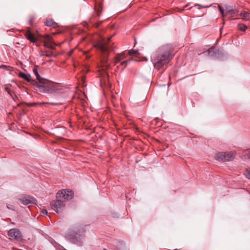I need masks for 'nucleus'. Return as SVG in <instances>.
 <instances>
[{
	"label": "nucleus",
	"mask_w": 250,
	"mask_h": 250,
	"mask_svg": "<svg viewBox=\"0 0 250 250\" xmlns=\"http://www.w3.org/2000/svg\"><path fill=\"white\" fill-rule=\"evenodd\" d=\"M244 175L248 179H250V168H248L245 170Z\"/></svg>",
	"instance_id": "nucleus-20"
},
{
	"label": "nucleus",
	"mask_w": 250,
	"mask_h": 250,
	"mask_svg": "<svg viewBox=\"0 0 250 250\" xmlns=\"http://www.w3.org/2000/svg\"><path fill=\"white\" fill-rule=\"evenodd\" d=\"M128 53L129 54H138V50H130L128 51Z\"/></svg>",
	"instance_id": "nucleus-25"
},
{
	"label": "nucleus",
	"mask_w": 250,
	"mask_h": 250,
	"mask_svg": "<svg viewBox=\"0 0 250 250\" xmlns=\"http://www.w3.org/2000/svg\"><path fill=\"white\" fill-rule=\"evenodd\" d=\"M240 15L242 17V19L245 21H248L250 22V13L246 11H242Z\"/></svg>",
	"instance_id": "nucleus-12"
},
{
	"label": "nucleus",
	"mask_w": 250,
	"mask_h": 250,
	"mask_svg": "<svg viewBox=\"0 0 250 250\" xmlns=\"http://www.w3.org/2000/svg\"><path fill=\"white\" fill-rule=\"evenodd\" d=\"M218 8H219V10L220 12L221 13V15H222V17H224L225 16L226 13H225L224 9L220 5H219Z\"/></svg>",
	"instance_id": "nucleus-23"
},
{
	"label": "nucleus",
	"mask_w": 250,
	"mask_h": 250,
	"mask_svg": "<svg viewBox=\"0 0 250 250\" xmlns=\"http://www.w3.org/2000/svg\"><path fill=\"white\" fill-rule=\"evenodd\" d=\"M226 15L225 16H229V20H234V17L238 15L239 11L234 6H225Z\"/></svg>",
	"instance_id": "nucleus-8"
},
{
	"label": "nucleus",
	"mask_w": 250,
	"mask_h": 250,
	"mask_svg": "<svg viewBox=\"0 0 250 250\" xmlns=\"http://www.w3.org/2000/svg\"><path fill=\"white\" fill-rule=\"evenodd\" d=\"M238 26L240 31H245L247 29V26L243 23H239Z\"/></svg>",
	"instance_id": "nucleus-18"
},
{
	"label": "nucleus",
	"mask_w": 250,
	"mask_h": 250,
	"mask_svg": "<svg viewBox=\"0 0 250 250\" xmlns=\"http://www.w3.org/2000/svg\"><path fill=\"white\" fill-rule=\"evenodd\" d=\"M132 60H133V59L132 58H131V59H128L126 60H125V61L122 62L121 63V65L122 66V68L124 69V68H125L126 67V66L127 65V62Z\"/></svg>",
	"instance_id": "nucleus-19"
},
{
	"label": "nucleus",
	"mask_w": 250,
	"mask_h": 250,
	"mask_svg": "<svg viewBox=\"0 0 250 250\" xmlns=\"http://www.w3.org/2000/svg\"><path fill=\"white\" fill-rule=\"evenodd\" d=\"M125 52H123L121 54H118L115 59L114 63L115 65L117 63L119 62L121 60H122L123 58L125 57Z\"/></svg>",
	"instance_id": "nucleus-13"
},
{
	"label": "nucleus",
	"mask_w": 250,
	"mask_h": 250,
	"mask_svg": "<svg viewBox=\"0 0 250 250\" xmlns=\"http://www.w3.org/2000/svg\"><path fill=\"white\" fill-rule=\"evenodd\" d=\"M73 196L74 193L72 190L65 189L59 191L57 193L56 198L57 199H61L65 202L66 201L71 200Z\"/></svg>",
	"instance_id": "nucleus-5"
},
{
	"label": "nucleus",
	"mask_w": 250,
	"mask_h": 250,
	"mask_svg": "<svg viewBox=\"0 0 250 250\" xmlns=\"http://www.w3.org/2000/svg\"><path fill=\"white\" fill-rule=\"evenodd\" d=\"M44 24L47 26H52L55 27L57 24L51 19H47L44 21Z\"/></svg>",
	"instance_id": "nucleus-14"
},
{
	"label": "nucleus",
	"mask_w": 250,
	"mask_h": 250,
	"mask_svg": "<svg viewBox=\"0 0 250 250\" xmlns=\"http://www.w3.org/2000/svg\"><path fill=\"white\" fill-rule=\"evenodd\" d=\"M222 29H223V27H222L220 29V33H221V34H222Z\"/></svg>",
	"instance_id": "nucleus-34"
},
{
	"label": "nucleus",
	"mask_w": 250,
	"mask_h": 250,
	"mask_svg": "<svg viewBox=\"0 0 250 250\" xmlns=\"http://www.w3.org/2000/svg\"><path fill=\"white\" fill-rule=\"evenodd\" d=\"M0 68H4L7 69L8 71H11L12 69V67H10V66H7L5 65H0Z\"/></svg>",
	"instance_id": "nucleus-22"
},
{
	"label": "nucleus",
	"mask_w": 250,
	"mask_h": 250,
	"mask_svg": "<svg viewBox=\"0 0 250 250\" xmlns=\"http://www.w3.org/2000/svg\"><path fill=\"white\" fill-rule=\"evenodd\" d=\"M37 104V103H32L27 104L28 106H33V105H36Z\"/></svg>",
	"instance_id": "nucleus-29"
},
{
	"label": "nucleus",
	"mask_w": 250,
	"mask_h": 250,
	"mask_svg": "<svg viewBox=\"0 0 250 250\" xmlns=\"http://www.w3.org/2000/svg\"><path fill=\"white\" fill-rule=\"evenodd\" d=\"M33 71L38 82L32 80L31 84L35 86L37 91L44 93H54L58 90V89L51 82L42 78L40 76L36 67L34 68Z\"/></svg>",
	"instance_id": "nucleus-2"
},
{
	"label": "nucleus",
	"mask_w": 250,
	"mask_h": 250,
	"mask_svg": "<svg viewBox=\"0 0 250 250\" xmlns=\"http://www.w3.org/2000/svg\"><path fill=\"white\" fill-rule=\"evenodd\" d=\"M21 203L23 205H27L28 204H36L37 203V201L36 199L33 198V197L30 196H24L21 197L19 199Z\"/></svg>",
	"instance_id": "nucleus-11"
},
{
	"label": "nucleus",
	"mask_w": 250,
	"mask_h": 250,
	"mask_svg": "<svg viewBox=\"0 0 250 250\" xmlns=\"http://www.w3.org/2000/svg\"><path fill=\"white\" fill-rule=\"evenodd\" d=\"M115 97L114 96H112V98H114Z\"/></svg>",
	"instance_id": "nucleus-36"
},
{
	"label": "nucleus",
	"mask_w": 250,
	"mask_h": 250,
	"mask_svg": "<svg viewBox=\"0 0 250 250\" xmlns=\"http://www.w3.org/2000/svg\"><path fill=\"white\" fill-rule=\"evenodd\" d=\"M47 104H51V105H56V104L55 103H47Z\"/></svg>",
	"instance_id": "nucleus-32"
},
{
	"label": "nucleus",
	"mask_w": 250,
	"mask_h": 250,
	"mask_svg": "<svg viewBox=\"0 0 250 250\" xmlns=\"http://www.w3.org/2000/svg\"><path fill=\"white\" fill-rule=\"evenodd\" d=\"M19 76L21 78H22L23 79H24L25 80L27 81V82L31 83L32 80H31L30 79V75H26L25 73L21 72L19 73Z\"/></svg>",
	"instance_id": "nucleus-17"
},
{
	"label": "nucleus",
	"mask_w": 250,
	"mask_h": 250,
	"mask_svg": "<svg viewBox=\"0 0 250 250\" xmlns=\"http://www.w3.org/2000/svg\"><path fill=\"white\" fill-rule=\"evenodd\" d=\"M29 22H30V23H31V22H32V21H31V20H30V21H29Z\"/></svg>",
	"instance_id": "nucleus-35"
},
{
	"label": "nucleus",
	"mask_w": 250,
	"mask_h": 250,
	"mask_svg": "<svg viewBox=\"0 0 250 250\" xmlns=\"http://www.w3.org/2000/svg\"><path fill=\"white\" fill-rule=\"evenodd\" d=\"M52 54L51 53H49L46 54L45 55V56L47 57H50L51 56H52Z\"/></svg>",
	"instance_id": "nucleus-31"
},
{
	"label": "nucleus",
	"mask_w": 250,
	"mask_h": 250,
	"mask_svg": "<svg viewBox=\"0 0 250 250\" xmlns=\"http://www.w3.org/2000/svg\"><path fill=\"white\" fill-rule=\"evenodd\" d=\"M44 46L45 47H46V48H50V49H54V47L53 44H52V43H49L45 42L44 43Z\"/></svg>",
	"instance_id": "nucleus-21"
},
{
	"label": "nucleus",
	"mask_w": 250,
	"mask_h": 250,
	"mask_svg": "<svg viewBox=\"0 0 250 250\" xmlns=\"http://www.w3.org/2000/svg\"><path fill=\"white\" fill-rule=\"evenodd\" d=\"M236 156V153L234 152H220L215 155L216 160L223 162L230 161L233 160Z\"/></svg>",
	"instance_id": "nucleus-4"
},
{
	"label": "nucleus",
	"mask_w": 250,
	"mask_h": 250,
	"mask_svg": "<svg viewBox=\"0 0 250 250\" xmlns=\"http://www.w3.org/2000/svg\"><path fill=\"white\" fill-rule=\"evenodd\" d=\"M45 54H44L42 52H41L40 53V55L41 56H45Z\"/></svg>",
	"instance_id": "nucleus-33"
},
{
	"label": "nucleus",
	"mask_w": 250,
	"mask_h": 250,
	"mask_svg": "<svg viewBox=\"0 0 250 250\" xmlns=\"http://www.w3.org/2000/svg\"><path fill=\"white\" fill-rule=\"evenodd\" d=\"M99 49L104 54V57L103 59V63L104 65L105 66L106 68H108L110 67L109 64L108 62V46L105 43H100L98 44Z\"/></svg>",
	"instance_id": "nucleus-6"
},
{
	"label": "nucleus",
	"mask_w": 250,
	"mask_h": 250,
	"mask_svg": "<svg viewBox=\"0 0 250 250\" xmlns=\"http://www.w3.org/2000/svg\"><path fill=\"white\" fill-rule=\"evenodd\" d=\"M51 208L58 213L61 212L65 207V203L63 200L57 199L52 201L50 203Z\"/></svg>",
	"instance_id": "nucleus-7"
},
{
	"label": "nucleus",
	"mask_w": 250,
	"mask_h": 250,
	"mask_svg": "<svg viewBox=\"0 0 250 250\" xmlns=\"http://www.w3.org/2000/svg\"><path fill=\"white\" fill-rule=\"evenodd\" d=\"M44 38H45V39L47 41H49L50 40L51 37L50 36L46 35L45 36Z\"/></svg>",
	"instance_id": "nucleus-28"
},
{
	"label": "nucleus",
	"mask_w": 250,
	"mask_h": 250,
	"mask_svg": "<svg viewBox=\"0 0 250 250\" xmlns=\"http://www.w3.org/2000/svg\"><path fill=\"white\" fill-rule=\"evenodd\" d=\"M172 49L171 44H166L158 48L151 58L156 68L160 69L170 62L173 57Z\"/></svg>",
	"instance_id": "nucleus-1"
},
{
	"label": "nucleus",
	"mask_w": 250,
	"mask_h": 250,
	"mask_svg": "<svg viewBox=\"0 0 250 250\" xmlns=\"http://www.w3.org/2000/svg\"><path fill=\"white\" fill-rule=\"evenodd\" d=\"M7 207L8 208L13 210L14 209V207L12 205H7Z\"/></svg>",
	"instance_id": "nucleus-30"
},
{
	"label": "nucleus",
	"mask_w": 250,
	"mask_h": 250,
	"mask_svg": "<svg viewBox=\"0 0 250 250\" xmlns=\"http://www.w3.org/2000/svg\"><path fill=\"white\" fill-rule=\"evenodd\" d=\"M85 226L83 225L75 226L73 230H69L66 234V239L72 243H78L82 239V234L85 231Z\"/></svg>",
	"instance_id": "nucleus-3"
},
{
	"label": "nucleus",
	"mask_w": 250,
	"mask_h": 250,
	"mask_svg": "<svg viewBox=\"0 0 250 250\" xmlns=\"http://www.w3.org/2000/svg\"><path fill=\"white\" fill-rule=\"evenodd\" d=\"M5 89L6 91L8 92V93L9 95H11V96H12L11 91L9 90V89L8 88V87H6L5 88Z\"/></svg>",
	"instance_id": "nucleus-27"
},
{
	"label": "nucleus",
	"mask_w": 250,
	"mask_h": 250,
	"mask_svg": "<svg viewBox=\"0 0 250 250\" xmlns=\"http://www.w3.org/2000/svg\"><path fill=\"white\" fill-rule=\"evenodd\" d=\"M206 52H204L206 53ZM208 54L210 57L219 58L224 54V51L221 49H217L213 47H211L207 51Z\"/></svg>",
	"instance_id": "nucleus-9"
},
{
	"label": "nucleus",
	"mask_w": 250,
	"mask_h": 250,
	"mask_svg": "<svg viewBox=\"0 0 250 250\" xmlns=\"http://www.w3.org/2000/svg\"><path fill=\"white\" fill-rule=\"evenodd\" d=\"M26 37L31 42H36V39L33 35L29 31H28L26 33Z\"/></svg>",
	"instance_id": "nucleus-16"
},
{
	"label": "nucleus",
	"mask_w": 250,
	"mask_h": 250,
	"mask_svg": "<svg viewBox=\"0 0 250 250\" xmlns=\"http://www.w3.org/2000/svg\"><path fill=\"white\" fill-rule=\"evenodd\" d=\"M95 10L96 11V12L97 13V16H100V13L101 11L102 8L101 7V6L99 5L98 7H97L96 6L95 8Z\"/></svg>",
	"instance_id": "nucleus-24"
},
{
	"label": "nucleus",
	"mask_w": 250,
	"mask_h": 250,
	"mask_svg": "<svg viewBox=\"0 0 250 250\" xmlns=\"http://www.w3.org/2000/svg\"><path fill=\"white\" fill-rule=\"evenodd\" d=\"M106 250V249H104V250Z\"/></svg>",
	"instance_id": "nucleus-37"
},
{
	"label": "nucleus",
	"mask_w": 250,
	"mask_h": 250,
	"mask_svg": "<svg viewBox=\"0 0 250 250\" xmlns=\"http://www.w3.org/2000/svg\"><path fill=\"white\" fill-rule=\"evenodd\" d=\"M42 214L43 215H47V210L43 209L42 210Z\"/></svg>",
	"instance_id": "nucleus-26"
},
{
	"label": "nucleus",
	"mask_w": 250,
	"mask_h": 250,
	"mask_svg": "<svg viewBox=\"0 0 250 250\" xmlns=\"http://www.w3.org/2000/svg\"><path fill=\"white\" fill-rule=\"evenodd\" d=\"M242 158L246 160H250V149L245 150L242 154Z\"/></svg>",
	"instance_id": "nucleus-15"
},
{
	"label": "nucleus",
	"mask_w": 250,
	"mask_h": 250,
	"mask_svg": "<svg viewBox=\"0 0 250 250\" xmlns=\"http://www.w3.org/2000/svg\"><path fill=\"white\" fill-rule=\"evenodd\" d=\"M8 235L14 238L16 240L22 239V235L19 230L16 229H12L8 231Z\"/></svg>",
	"instance_id": "nucleus-10"
}]
</instances>
